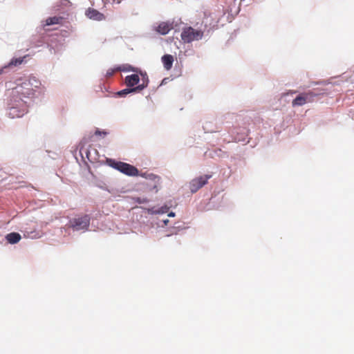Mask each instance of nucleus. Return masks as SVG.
<instances>
[{
    "label": "nucleus",
    "mask_w": 354,
    "mask_h": 354,
    "mask_svg": "<svg viewBox=\"0 0 354 354\" xmlns=\"http://www.w3.org/2000/svg\"><path fill=\"white\" fill-rule=\"evenodd\" d=\"M122 0H90L91 5L95 7L105 6L107 2H115L120 3Z\"/></svg>",
    "instance_id": "14"
},
{
    "label": "nucleus",
    "mask_w": 354,
    "mask_h": 354,
    "mask_svg": "<svg viewBox=\"0 0 354 354\" xmlns=\"http://www.w3.org/2000/svg\"><path fill=\"white\" fill-rule=\"evenodd\" d=\"M21 239V235L17 232H11L6 236V241L10 244L17 243Z\"/></svg>",
    "instance_id": "11"
},
{
    "label": "nucleus",
    "mask_w": 354,
    "mask_h": 354,
    "mask_svg": "<svg viewBox=\"0 0 354 354\" xmlns=\"http://www.w3.org/2000/svg\"><path fill=\"white\" fill-rule=\"evenodd\" d=\"M62 3L64 6H68L71 4V2L68 0H62Z\"/></svg>",
    "instance_id": "20"
},
{
    "label": "nucleus",
    "mask_w": 354,
    "mask_h": 354,
    "mask_svg": "<svg viewBox=\"0 0 354 354\" xmlns=\"http://www.w3.org/2000/svg\"><path fill=\"white\" fill-rule=\"evenodd\" d=\"M203 35L202 31L195 30L192 27L184 28L180 35L184 43H190L194 40H198L202 38Z\"/></svg>",
    "instance_id": "3"
},
{
    "label": "nucleus",
    "mask_w": 354,
    "mask_h": 354,
    "mask_svg": "<svg viewBox=\"0 0 354 354\" xmlns=\"http://www.w3.org/2000/svg\"><path fill=\"white\" fill-rule=\"evenodd\" d=\"M116 70L118 71H133L136 72L137 68L133 67L132 66L129 64H124L120 66L116 67Z\"/></svg>",
    "instance_id": "16"
},
{
    "label": "nucleus",
    "mask_w": 354,
    "mask_h": 354,
    "mask_svg": "<svg viewBox=\"0 0 354 354\" xmlns=\"http://www.w3.org/2000/svg\"><path fill=\"white\" fill-rule=\"evenodd\" d=\"M211 174H205L192 179L189 183V189L192 193H196L201 188L207 183L209 179L212 178Z\"/></svg>",
    "instance_id": "5"
},
{
    "label": "nucleus",
    "mask_w": 354,
    "mask_h": 354,
    "mask_svg": "<svg viewBox=\"0 0 354 354\" xmlns=\"http://www.w3.org/2000/svg\"><path fill=\"white\" fill-rule=\"evenodd\" d=\"M116 71H118V70H116V68H109V69L106 71V77L107 78L112 77V76L113 75V74H114Z\"/></svg>",
    "instance_id": "17"
},
{
    "label": "nucleus",
    "mask_w": 354,
    "mask_h": 354,
    "mask_svg": "<svg viewBox=\"0 0 354 354\" xmlns=\"http://www.w3.org/2000/svg\"><path fill=\"white\" fill-rule=\"evenodd\" d=\"M69 225L75 231L87 230L90 225V217L88 215H84L73 218L69 221Z\"/></svg>",
    "instance_id": "4"
},
{
    "label": "nucleus",
    "mask_w": 354,
    "mask_h": 354,
    "mask_svg": "<svg viewBox=\"0 0 354 354\" xmlns=\"http://www.w3.org/2000/svg\"><path fill=\"white\" fill-rule=\"evenodd\" d=\"M164 222H165V224H167V222H168V220L165 221Z\"/></svg>",
    "instance_id": "23"
},
{
    "label": "nucleus",
    "mask_w": 354,
    "mask_h": 354,
    "mask_svg": "<svg viewBox=\"0 0 354 354\" xmlns=\"http://www.w3.org/2000/svg\"><path fill=\"white\" fill-rule=\"evenodd\" d=\"M86 156H87V158L89 159L90 151H87L86 152Z\"/></svg>",
    "instance_id": "22"
},
{
    "label": "nucleus",
    "mask_w": 354,
    "mask_h": 354,
    "mask_svg": "<svg viewBox=\"0 0 354 354\" xmlns=\"http://www.w3.org/2000/svg\"><path fill=\"white\" fill-rule=\"evenodd\" d=\"M140 74L141 75L142 83L136 86L137 89L139 91V92L142 91L146 87H147L149 82L148 76L146 73L140 72Z\"/></svg>",
    "instance_id": "13"
},
{
    "label": "nucleus",
    "mask_w": 354,
    "mask_h": 354,
    "mask_svg": "<svg viewBox=\"0 0 354 354\" xmlns=\"http://www.w3.org/2000/svg\"><path fill=\"white\" fill-rule=\"evenodd\" d=\"M23 62V59H16L15 60L12 61V64L15 66L19 65Z\"/></svg>",
    "instance_id": "18"
},
{
    "label": "nucleus",
    "mask_w": 354,
    "mask_h": 354,
    "mask_svg": "<svg viewBox=\"0 0 354 354\" xmlns=\"http://www.w3.org/2000/svg\"><path fill=\"white\" fill-rule=\"evenodd\" d=\"M171 29H173V23L169 21L161 22L156 28V30L163 35H167Z\"/></svg>",
    "instance_id": "7"
},
{
    "label": "nucleus",
    "mask_w": 354,
    "mask_h": 354,
    "mask_svg": "<svg viewBox=\"0 0 354 354\" xmlns=\"http://www.w3.org/2000/svg\"><path fill=\"white\" fill-rule=\"evenodd\" d=\"M140 80L138 74H132L125 77L124 82L128 87L133 88L139 83Z\"/></svg>",
    "instance_id": "9"
},
{
    "label": "nucleus",
    "mask_w": 354,
    "mask_h": 354,
    "mask_svg": "<svg viewBox=\"0 0 354 354\" xmlns=\"http://www.w3.org/2000/svg\"><path fill=\"white\" fill-rule=\"evenodd\" d=\"M316 95L317 94L311 91L300 93L295 100H292V104L293 106H302L306 103L313 102Z\"/></svg>",
    "instance_id": "6"
},
{
    "label": "nucleus",
    "mask_w": 354,
    "mask_h": 354,
    "mask_svg": "<svg viewBox=\"0 0 354 354\" xmlns=\"http://www.w3.org/2000/svg\"><path fill=\"white\" fill-rule=\"evenodd\" d=\"M106 162L110 167L120 171V172L127 176H136L138 175L139 171L138 169L130 164L120 161H115V160L109 158L106 159Z\"/></svg>",
    "instance_id": "2"
},
{
    "label": "nucleus",
    "mask_w": 354,
    "mask_h": 354,
    "mask_svg": "<svg viewBox=\"0 0 354 354\" xmlns=\"http://www.w3.org/2000/svg\"><path fill=\"white\" fill-rule=\"evenodd\" d=\"M41 85L35 77L17 80V86L12 91L9 102L8 115L10 118H20L28 112L26 99L34 97L36 89Z\"/></svg>",
    "instance_id": "1"
},
{
    "label": "nucleus",
    "mask_w": 354,
    "mask_h": 354,
    "mask_svg": "<svg viewBox=\"0 0 354 354\" xmlns=\"http://www.w3.org/2000/svg\"><path fill=\"white\" fill-rule=\"evenodd\" d=\"M106 131H100V130H96L95 132V135L96 136H101V135H106Z\"/></svg>",
    "instance_id": "19"
},
{
    "label": "nucleus",
    "mask_w": 354,
    "mask_h": 354,
    "mask_svg": "<svg viewBox=\"0 0 354 354\" xmlns=\"http://www.w3.org/2000/svg\"><path fill=\"white\" fill-rule=\"evenodd\" d=\"M137 92H139V91L137 89L136 86H135L133 88L129 87V88H124V89L119 91L118 93V95L120 97H123L129 93H137Z\"/></svg>",
    "instance_id": "15"
},
{
    "label": "nucleus",
    "mask_w": 354,
    "mask_h": 354,
    "mask_svg": "<svg viewBox=\"0 0 354 354\" xmlns=\"http://www.w3.org/2000/svg\"><path fill=\"white\" fill-rule=\"evenodd\" d=\"M64 18L62 17H51L45 20L44 26H51L55 24H62Z\"/></svg>",
    "instance_id": "12"
},
{
    "label": "nucleus",
    "mask_w": 354,
    "mask_h": 354,
    "mask_svg": "<svg viewBox=\"0 0 354 354\" xmlns=\"http://www.w3.org/2000/svg\"><path fill=\"white\" fill-rule=\"evenodd\" d=\"M169 216H175V213L174 212H170L169 214H168Z\"/></svg>",
    "instance_id": "21"
},
{
    "label": "nucleus",
    "mask_w": 354,
    "mask_h": 354,
    "mask_svg": "<svg viewBox=\"0 0 354 354\" xmlns=\"http://www.w3.org/2000/svg\"><path fill=\"white\" fill-rule=\"evenodd\" d=\"M86 15L88 18L93 20L102 21L105 19L104 14L93 8H88L86 10Z\"/></svg>",
    "instance_id": "8"
},
{
    "label": "nucleus",
    "mask_w": 354,
    "mask_h": 354,
    "mask_svg": "<svg viewBox=\"0 0 354 354\" xmlns=\"http://www.w3.org/2000/svg\"><path fill=\"white\" fill-rule=\"evenodd\" d=\"M162 62L163 64L164 68L167 71H169L173 66L174 63V57L171 55H165L162 57Z\"/></svg>",
    "instance_id": "10"
}]
</instances>
